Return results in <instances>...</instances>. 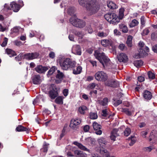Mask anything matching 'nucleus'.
Returning a JSON list of instances; mask_svg holds the SVG:
<instances>
[{
	"label": "nucleus",
	"instance_id": "62",
	"mask_svg": "<svg viewBox=\"0 0 157 157\" xmlns=\"http://www.w3.org/2000/svg\"><path fill=\"white\" fill-rule=\"evenodd\" d=\"M152 49L155 52L157 53V44L153 46Z\"/></svg>",
	"mask_w": 157,
	"mask_h": 157
},
{
	"label": "nucleus",
	"instance_id": "29",
	"mask_svg": "<svg viewBox=\"0 0 157 157\" xmlns=\"http://www.w3.org/2000/svg\"><path fill=\"white\" fill-rule=\"evenodd\" d=\"M133 63L135 66L138 67L143 65V62L142 60H140L134 61Z\"/></svg>",
	"mask_w": 157,
	"mask_h": 157
},
{
	"label": "nucleus",
	"instance_id": "4",
	"mask_svg": "<svg viewBox=\"0 0 157 157\" xmlns=\"http://www.w3.org/2000/svg\"><path fill=\"white\" fill-rule=\"evenodd\" d=\"M104 17L106 20L110 23L114 25L118 23L120 19L118 16L114 13H109L106 14Z\"/></svg>",
	"mask_w": 157,
	"mask_h": 157
},
{
	"label": "nucleus",
	"instance_id": "63",
	"mask_svg": "<svg viewBox=\"0 0 157 157\" xmlns=\"http://www.w3.org/2000/svg\"><path fill=\"white\" fill-rule=\"evenodd\" d=\"M6 28L2 26L1 24H0V31L4 32L6 30Z\"/></svg>",
	"mask_w": 157,
	"mask_h": 157
},
{
	"label": "nucleus",
	"instance_id": "26",
	"mask_svg": "<svg viewBox=\"0 0 157 157\" xmlns=\"http://www.w3.org/2000/svg\"><path fill=\"white\" fill-rule=\"evenodd\" d=\"M108 35V33L107 32H98L97 33V36L101 38L106 37Z\"/></svg>",
	"mask_w": 157,
	"mask_h": 157
},
{
	"label": "nucleus",
	"instance_id": "16",
	"mask_svg": "<svg viewBox=\"0 0 157 157\" xmlns=\"http://www.w3.org/2000/svg\"><path fill=\"white\" fill-rule=\"evenodd\" d=\"M151 93L149 91L146 90L143 93V98L146 100H150L152 97Z\"/></svg>",
	"mask_w": 157,
	"mask_h": 157
},
{
	"label": "nucleus",
	"instance_id": "27",
	"mask_svg": "<svg viewBox=\"0 0 157 157\" xmlns=\"http://www.w3.org/2000/svg\"><path fill=\"white\" fill-rule=\"evenodd\" d=\"M133 37L131 36H129L127 38L126 43L128 47H131L132 46V39Z\"/></svg>",
	"mask_w": 157,
	"mask_h": 157
},
{
	"label": "nucleus",
	"instance_id": "24",
	"mask_svg": "<svg viewBox=\"0 0 157 157\" xmlns=\"http://www.w3.org/2000/svg\"><path fill=\"white\" fill-rule=\"evenodd\" d=\"M108 101V98H105L102 100L98 101V103L100 105L106 107L107 105Z\"/></svg>",
	"mask_w": 157,
	"mask_h": 157
},
{
	"label": "nucleus",
	"instance_id": "39",
	"mask_svg": "<svg viewBox=\"0 0 157 157\" xmlns=\"http://www.w3.org/2000/svg\"><path fill=\"white\" fill-rule=\"evenodd\" d=\"M119 48L122 51H125L127 50V48L124 44H121L118 46Z\"/></svg>",
	"mask_w": 157,
	"mask_h": 157
},
{
	"label": "nucleus",
	"instance_id": "34",
	"mask_svg": "<svg viewBox=\"0 0 157 157\" xmlns=\"http://www.w3.org/2000/svg\"><path fill=\"white\" fill-rule=\"evenodd\" d=\"M57 71L58 73L56 76V78L59 79H62L64 76V74L63 72H61L59 70H58Z\"/></svg>",
	"mask_w": 157,
	"mask_h": 157
},
{
	"label": "nucleus",
	"instance_id": "59",
	"mask_svg": "<svg viewBox=\"0 0 157 157\" xmlns=\"http://www.w3.org/2000/svg\"><path fill=\"white\" fill-rule=\"evenodd\" d=\"M68 89H65L63 90V93L65 96H67L68 94Z\"/></svg>",
	"mask_w": 157,
	"mask_h": 157
},
{
	"label": "nucleus",
	"instance_id": "32",
	"mask_svg": "<svg viewBox=\"0 0 157 157\" xmlns=\"http://www.w3.org/2000/svg\"><path fill=\"white\" fill-rule=\"evenodd\" d=\"M93 126L95 130H98L101 128V126L97 123L94 122L93 123Z\"/></svg>",
	"mask_w": 157,
	"mask_h": 157
},
{
	"label": "nucleus",
	"instance_id": "3",
	"mask_svg": "<svg viewBox=\"0 0 157 157\" xmlns=\"http://www.w3.org/2000/svg\"><path fill=\"white\" fill-rule=\"evenodd\" d=\"M59 63L61 68L64 70L71 69L72 68H74L75 65H76V63L75 61H72L69 58L60 60Z\"/></svg>",
	"mask_w": 157,
	"mask_h": 157
},
{
	"label": "nucleus",
	"instance_id": "37",
	"mask_svg": "<svg viewBox=\"0 0 157 157\" xmlns=\"http://www.w3.org/2000/svg\"><path fill=\"white\" fill-rule=\"evenodd\" d=\"M140 50V53L141 54H144V53L149 52V48L147 46H145L144 48V47L143 48H141Z\"/></svg>",
	"mask_w": 157,
	"mask_h": 157
},
{
	"label": "nucleus",
	"instance_id": "11",
	"mask_svg": "<svg viewBox=\"0 0 157 157\" xmlns=\"http://www.w3.org/2000/svg\"><path fill=\"white\" fill-rule=\"evenodd\" d=\"M36 71L39 73H44L48 68L47 67H43L42 65H38L35 68Z\"/></svg>",
	"mask_w": 157,
	"mask_h": 157
},
{
	"label": "nucleus",
	"instance_id": "20",
	"mask_svg": "<svg viewBox=\"0 0 157 157\" xmlns=\"http://www.w3.org/2000/svg\"><path fill=\"white\" fill-rule=\"evenodd\" d=\"M16 131L19 132L25 131L27 133H28L29 130L28 128L24 127L21 125H19L16 128Z\"/></svg>",
	"mask_w": 157,
	"mask_h": 157
},
{
	"label": "nucleus",
	"instance_id": "25",
	"mask_svg": "<svg viewBox=\"0 0 157 157\" xmlns=\"http://www.w3.org/2000/svg\"><path fill=\"white\" fill-rule=\"evenodd\" d=\"M6 52L8 55L10 57L16 55L15 52L11 49H6Z\"/></svg>",
	"mask_w": 157,
	"mask_h": 157
},
{
	"label": "nucleus",
	"instance_id": "55",
	"mask_svg": "<svg viewBox=\"0 0 157 157\" xmlns=\"http://www.w3.org/2000/svg\"><path fill=\"white\" fill-rule=\"evenodd\" d=\"M48 146L46 145H44L41 150L43 152H46L48 151Z\"/></svg>",
	"mask_w": 157,
	"mask_h": 157
},
{
	"label": "nucleus",
	"instance_id": "47",
	"mask_svg": "<svg viewBox=\"0 0 157 157\" xmlns=\"http://www.w3.org/2000/svg\"><path fill=\"white\" fill-rule=\"evenodd\" d=\"M148 77L150 79H153L155 78V75L152 72L149 71L148 72Z\"/></svg>",
	"mask_w": 157,
	"mask_h": 157
},
{
	"label": "nucleus",
	"instance_id": "58",
	"mask_svg": "<svg viewBox=\"0 0 157 157\" xmlns=\"http://www.w3.org/2000/svg\"><path fill=\"white\" fill-rule=\"evenodd\" d=\"M144 80L145 79L144 77L143 76H139L138 78V81L140 82H141L144 81Z\"/></svg>",
	"mask_w": 157,
	"mask_h": 157
},
{
	"label": "nucleus",
	"instance_id": "19",
	"mask_svg": "<svg viewBox=\"0 0 157 157\" xmlns=\"http://www.w3.org/2000/svg\"><path fill=\"white\" fill-rule=\"evenodd\" d=\"M72 52L75 54L80 55L81 54V48L78 45L75 46L73 47Z\"/></svg>",
	"mask_w": 157,
	"mask_h": 157
},
{
	"label": "nucleus",
	"instance_id": "2",
	"mask_svg": "<svg viewBox=\"0 0 157 157\" xmlns=\"http://www.w3.org/2000/svg\"><path fill=\"white\" fill-rule=\"evenodd\" d=\"M94 56L102 64L103 67L105 66L109 68H111L108 65L109 63V59L105 55L103 52H100L98 51H96L94 53Z\"/></svg>",
	"mask_w": 157,
	"mask_h": 157
},
{
	"label": "nucleus",
	"instance_id": "5",
	"mask_svg": "<svg viewBox=\"0 0 157 157\" xmlns=\"http://www.w3.org/2000/svg\"><path fill=\"white\" fill-rule=\"evenodd\" d=\"M70 22L73 26L78 28H83L85 25V22L75 17H72L69 19Z\"/></svg>",
	"mask_w": 157,
	"mask_h": 157
},
{
	"label": "nucleus",
	"instance_id": "28",
	"mask_svg": "<svg viewBox=\"0 0 157 157\" xmlns=\"http://www.w3.org/2000/svg\"><path fill=\"white\" fill-rule=\"evenodd\" d=\"M57 69V68L55 66L52 67L48 71L47 75L48 77L52 75Z\"/></svg>",
	"mask_w": 157,
	"mask_h": 157
},
{
	"label": "nucleus",
	"instance_id": "13",
	"mask_svg": "<svg viewBox=\"0 0 157 157\" xmlns=\"http://www.w3.org/2000/svg\"><path fill=\"white\" fill-rule=\"evenodd\" d=\"M118 129L117 128H114L111 132L110 138L111 140L114 141L116 140V137L119 136V134L118 133Z\"/></svg>",
	"mask_w": 157,
	"mask_h": 157
},
{
	"label": "nucleus",
	"instance_id": "48",
	"mask_svg": "<svg viewBox=\"0 0 157 157\" xmlns=\"http://www.w3.org/2000/svg\"><path fill=\"white\" fill-rule=\"evenodd\" d=\"M154 149V148L152 146H150L149 147H144L143 150L144 151L149 152Z\"/></svg>",
	"mask_w": 157,
	"mask_h": 157
},
{
	"label": "nucleus",
	"instance_id": "14",
	"mask_svg": "<svg viewBox=\"0 0 157 157\" xmlns=\"http://www.w3.org/2000/svg\"><path fill=\"white\" fill-rule=\"evenodd\" d=\"M42 81L40 75H35L33 77V82L34 84H39Z\"/></svg>",
	"mask_w": 157,
	"mask_h": 157
},
{
	"label": "nucleus",
	"instance_id": "57",
	"mask_svg": "<svg viewBox=\"0 0 157 157\" xmlns=\"http://www.w3.org/2000/svg\"><path fill=\"white\" fill-rule=\"evenodd\" d=\"M149 32V30L147 28H146L143 31V33L146 35H147Z\"/></svg>",
	"mask_w": 157,
	"mask_h": 157
},
{
	"label": "nucleus",
	"instance_id": "52",
	"mask_svg": "<svg viewBox=\"0 0 157 157\" xmlns=\"http://www.w3.org/2000/svg\"><path fill=\"white\" fill-rule=\"evenodd\" d=\"M102 115L104 117H106L108 115L106 109H103L102 111Z\"/></svg>",
	"mask_w": 157,
	"mask_h": 157
},
{
	"label": "nucleus",
	"instance_id": "17",
	"mask_svg": "<svg viewBox=\"0 0 157 157\" xmlns=\"http://www.w3.org/2000/svg\"><path fill=\"white\" fill-rule=\"evenodd\" d=\"M76 65H75L74 68H71L73 70V73L75 75L80 74L81 72L82 68L80 66H76Z\"/></svg>",
	"mask_w": 157,
	"mask_h": 157
},
{
	"label": "nucleus",
	"instance_id": "15",
	"mask_svg": "<svg viewBox=\"0 0 157 157\" xmlns=\"http://www.w3.org/2000/svg\"><path fill=\"white\" fill-rule=\"evenodd\" d=\"M74 153L76 157H87V154L81 151L75 150Z\"/></svg>",
	"mask_w": 157,
	"mask_h": 157
},
{
	"label": "nucleus",
	"instance_id": "49",
	"mask_svg": "<svg viewBox=\"0 0 157 157\" xmlns=\"http://www.w3.org/2000/svg\"><path fill=\"white\" fill-rule=\"evenodd\" d=\"M8 41V39L6 37H5L4 38V40L3 41L2 44H1V45L2 47H5L6 46L7 44V43Z\"/></svg>",
	"mask_w": 157,
	"mask_h": 157
},
{
	"label": "nucleus",
	"instance_id": "40",
	"mask_svg": "<svg viewBox=\"0 0 157 157\" xmlns=\"http://www.w3.org/2000/svg\"><path fill=\"white\" fill-rule=\"evenodd\" d=\"M121 111L123 112H124L128 115L131 116L132 115V112L127 108H122Z\"/></svg>",
	"mask_w": 157,
	"mask_h": 157
},
{
	"label": "nucleus",
	"instance_id": "61",
	"mask_svg": "<svg viewBox=\"0 0 157 157\" xmlns=\"http://www.w3.org/2000/svg\"><path fill=\"white\" fill-rule=\"evenodd\" d=\"M147 134V131H143V132H141V135L143 137H144V138H145L146 137V135Z\"/></svg>",
	"mask_w": 157,
	"mask_h": 157
},
{
	"label": "nucleus",
	"instance_id": "8",
	"mask_svg": "<svg viewBox=\"0 0 157 157\" xmlns=\"http://www.w3.org/2000/svg\"><path fill=\"white\" fill-rule=\"evenodd\" d=\"M39 55L38 53L35 52L32 53H27L23 55L24 58L27 60H32L37 58Z\"/></svg>",
	"mask_w": 157,
	"mask_h": 157
},
{
	"label": "nucleus",
	"instance_id": "50",
	"mask_svg": "<svg viewBox=\"0 0 157 157\" xmlns=\"http://www.w3.org/2000/svg\"><path fill=\"white\" fill-rule=\"evenodd\" d=\"M122 103V100L119 99L117 100L116 101L114 104V105L115 106H117Z\"/></svg>",
	"mask_w": 157,
	"mask_h": 157
},
{
	"label": "nucleus",
	"instance_id": "6",
	"mask_svg": "<svg viewBox=\"0 0 157 157\" xmlns=\"http://www.w3.org/2000/svg\"><path fill=\"white\" fill-rule=\"evenodd\" d=\"M95 79L98 81H105L107 79L106 74L102 71L97 72L95 75Z\"/></svg>",
	"mask_w": 157,
	"mask_h": 157
},
{
	"label": "nucleus",
	"instance_id": "44",
	"mask_svg": "<svg viewBox=\"0 0 157 157\" xmlns=\"http://www.w3.org/2000/svg\"><path fill=\"white\" fill-rule=\"evenodd\" d=\"M90 117L91 119H95L97 118L98 115L96 113H91L90 114Z\"/></svg>",
	"mask_w": 157,
	"mask_h": 157
},
{
	"label": "nucleus",
	"instance_id": "43",
	"mask_svg": "<svg viewBox=\"0 0 157 157\" xmlns=\"http://www.w3.org/2000/svg\"><path fill=\"white\" fill-rule=\"evenodd\" d=\"M131 133V130L130 129L128 128H126L124 132V135L126 136H128Z\"/></svg>",
	"mask_w": 157,
	"mask_h": 157
},
{
	"label": "nucleus",
	"instance_id": "53",
	"mask_svg": "<svg viewBox=\"0 0 157 157\" xmlns=\"http://www.w3.org/2000/svg\"><path fill=\"white\" fill-rule=\"evenodd\" d=\"M134 136H131V142L129 144L130 146H132L135 142L136 141L134 139H132L133 138H134Z\"/></svg>",
	"mask_w": 157,
	"mask_h": 157
},
{
	"label": "nucleus",
	"instance_id": "38",
	"mask_svg": "<svg viewBox=\"0 0 157 157\" xmlns=\"http://www.w3.org/2000/svg\"><path fill=\"white\" fill-rule=\"evenodd\" d=\"M100 152L101 154L103 153L105 154V155L106 157H115L114 156H111L110 155L109 153L108 152V151L107 150L105 149H102L101 150Z\"/></svg>",
	"mask_w": 157,
	"mask_h": 157
},
{
	"label": "nucleus",
	"instance_id": "35",
	"mask_svg": "<svg viewBox=\"0 0 157 157\" xmlns=\"http://www.w3.org/2000/svg\"><path fill=\"white\" fill-rule=\"evenodd\" d=\"M119 27L120 29H122V30L123 33H126L128 31L127 27L124 24H121L120 25Z\"/></svg>",
	"mask_w": 157,
	"mask_h": 157
},
{
	"label": "nucleus",
	"instance_id": "7",
	"mask_svg": "<svg viewBox=\"0 0 157 157\" xmlns=\"http://www.w3.org/2000/svg\"><path fill=\"white\" fill-rule=\"evenodd\" d=\"M81 122L80 119L76 118L72 119L71 121L70 127L73 129L76 130L78 128V125Z\"/></svg>",
	"mask_w": 157,
	"mask_h": 157
},
{
	"label": "nucleus",
	"instance_id": "23",
	"mask_svg": "<svg viewBox=\"0 0 157 157\" xmlns=\"http://www.w3.org/2000/svg\"><path fill=\"white\" fill-rule=\"evenodd\" d=\"M101 44L104 47H106L111 44V41L110 40L103 39L101 40Z\"/></svg>",
	"mask_w": 157,
	"mask_h": 157
},
{
	"label": "nucleus",
	"instance_id": "31",
	"mask_svg": "<svg viewBox=\"0 0 157 157\" xmlns=\"http://www.w3.org/2000/svg\"><path fill=\"white\" fill-rule=\"evenodd\" d=\"M87 109V107L85 106H82L79 107L78 109L79 112L81 114H84L85 111Z\"/></svg>",
	"mask_w": 157,
	"mask_h": 157
},
{
	"label": "nucleus",
	"instance_id": "54",
	"mask_svg": "<svg viewBox=\"0 0 157 157\" xmlns=\"http://www.w3.org/2000/svg\"><path fill=\"white\" fill-rule=\"evenodd\" d=\"M96 84L94 83H90L89 85V87L90 89H94L96 86Z\"/></svg>",
	"mask_w": 157,
	"mask_h": 157
},
{
	"label": "nucleus",
	"instance_id": "46",
	"mask_svg": "<svg viewBox=\"0 0 157 157\" xmlns=\"http://www.w3.org/2000/svg\"><path fill=\"white\" fill-rule=\"evenodd\" d=\"M20 29V28L19 27H15L11 29V33H18Z\"/></svg>",
	"mask_w": 157,
	"mask_h": 157
},
{
	"label": "nucleus",
	"instance_id": "1",
	"mask_svg": "<svg viewBox=\"0 0 157 157\" xmlns=\"http://www.w3.org/2000/svg\"><path fill=\"white\" fill-rule=\"evenodd\" d=\"M78 2L80 5L85 7L90 15L97 13L100 8L98 4L93 0H78Z\"/></svg>",
	"mask_w": 157,
	"mask_h": 157
},
{
	"label": "nucleus",
	"instance_id": "9",
	"mask_svg": "<svg viewBox=\"0 0 157 157\" xmlns=\"http://www.w3.org/2000/svg\"><path fill=\"white\" fill-rule=\"evenodd\" d=\"M52 89L51 90L49 93V96L52 99H54L58 96V93L57 88L54 86V84H51Z\"/></svg>",
	"mask_w": 157,
	"mask_h": 157
},
{
	"label": "nucleus",
	"instance_id": "64",
	"mask_svg": "<svg viewBox=\"0 0 157 157\" xmlns=\"http://www.w3.org/2000/svg\"><path fill=\"white\" fill-rule=\"evenodd\" d=\"M144 43L143 42L140 41L139 43V45L141 48H143L144 47Z\"/></svg>",
	"mask_w": 157,
	"mask_h": 157
},
{
	"label": "nucleus",
	"instance_id": "51",
	"mask_svg": "<svg viewBox=\"0 0 157 157\" xmlns=\"http://www.w3.org/2000/svg\"><path fill=\"white\" fill-rule=\"evenodd\" d=\"M49 57L52 59H53L55 57V53L53 52H51L49 54Z\"/></svg>",
	"mask_w": 157,
	"mask_h": 157
},
{
	"label": "nucleus",
	"instance_id": "42",
	"mask_svg": "<svg viewBox=\"0 0 157 157\" xmlns=\"http://www.w3.org/2000/svg\"><path fill=\"white\" fill-rule=\"evenodd\" d=\"M75 10L73 7H70L68 9V13L71 15L74 14Z\"/></svg>",
	"mask_w": 157,
	"mask_h": 157
},
{
	"label": "nucleus",
	"instance_id": "10",
	"mask_svg": "<svg viewBox=\"0 0 157 157\" xmlns=\"http://www.w3.org/2000/svg\"><path fill=\"white\" fill-rule=\"evenodd\" d=\"M105 85L113 87L118 86V82L117 81L113 79H109L105 82Z\"/></svg>",
	"mask_w": 157,
	"mask_h": 157
},
{
	"label": "nucleus",
	"instance_id": "36",
	"mask_svg": "<svg viewBox=\"0 0 157 157\" xmlns=\"http://www.w3.org/2000/svg\"><path fill=\"white\" fill-rule=\"evenodd\" d=\"M139 24V22L136 19H134L132 21L130 24L129 25L131 27H133Z\"/></svg>",
	"mask_w": 157,
	"mask_h": 157
},
{
	"label": "nucleus",
	"instance_id": "60",
	"mask_svg": "<svg viewBox=\"0 0 157 157\" xmlns=\"http://www.w3.org/2000/svg\"><path fill=\"white\" fill-rule=\"evenodd\" d=\"M89 129L90 127L88 125L85 126L83 128L85 132H88L89 130Z\"/></svg>",
	"mask_w": 157,
	"mask_h": 157
},
{
	"label": "nucleus",
	"instance_id": "12",
	"mask_svg": "<svg viewBox=\"0 0 157 157\" xmlns=\"http://www.w3.org/2000/svg\"><path fill=\"white\" fill-rule=\"evenodd\" d=\"M118 59L120 62H123L125 63L127 62L128 59V56L126 55L124 53H121L118 56Z\"/></svg>",
	"mask_w": 157,
	"mask_h": 157
},
{
	"label": "nucleus",
	"instance_id": "21",
	"mask_svg": "<svg viewBox=\"0 0 157 157\" xmlns=\"http://www.w3.org/2000/svg\"><path fill=\"white\" fill-rule=\"evenodd\" d=\"M74 144L77 146L81 150L90 152V150L87 149L85 146L83 145L82 144L77 142H74Z\"/></svg>",
	"mask_w": 157,
	"mask_h": 157
},
{
	"label": "nucleus",
	"instance_id": "30",
	"mask_svg": "<svg viewBox=\"0 0 157 157\" xmlns=\"http://www.w3.org/2000/svg\"><path fill=\"white\" fill-rule=\"evenodd\" d=\"M107 6L110 9H115L116 8V5L111 1H109L107 2Z\"/></svg>",
	"mask_w": 157,
	"mask_h": 157
},
{
	"label": "nucleus",
	"instance_id": "56",
	"mask_svg": "<svg viewBox=\"0 0 157 157\" xmlns=\"http://www.w3.org/2000/svg\"><path fill=\"white\" fill-rule=\"evenodd\" d=\"M15 44L17 46H20L23 44L21 42L16 40L14 41Z\"/></svg>",
	"mask_w": 157,
	"mask_h": 157
},
{
	"label": "nucleus",
	"instance_id": "41",
	"mask_svg": "<svg viewBox=\"0 0 157 157\" xmlns=\"http://www.w3.org/2000/svg\"><path fill=\"white\" fill-rule=\"evenodd\" d=\"M55 101L58 104H63V98L59 96L57 98Z\"/></svg>",
	"mask_w": 157,
	"mask_h": 157
},
{
	"label": "nucleus",
	"instance_id": "45",
	"mask_svg": "<svg viewBox=\"0 0 157 157\" xmlns=\"http://www.w3.org/2000/svg\"><path fill=\"white\" fill-rule=\"evenodd\" d=\"M140 21L141 23V28H143L145 26V18L144 16H142L140 18Z\"/></svg>",
	"mask_w": 157,
	"mask_h": 157
},
{
	"label": "nucleus",
	"instance_id": "33",
	"mask_svg": "<svg viewBox=\"0 0 157 157\" xmlns=\"http://www.w3.org/2000/svg\"><path fill=\"white\" fill-rule=\"evenodd\" d=\"M124 9L123 8H121L119 9L118 18L120 19V20L123 18L124 15Z\"/></svg>",
	"mask_w": 157,
	"mask_h": 157
},
{
	"label": "nucleus",
	"instance_id": "18",
	"mask_svg": "<svg viewBox=\"0 0 157 157\" xmlns=\"http://www.w3.org/2000/svg\"><path fill=\"white\" fill-rule=\"evenodd\" d=\"M11 8L10 7L7 8L8 9H10L12 10L14 12H17L19 9V6L16 3L13 2L10 4Z\"/></svg>",
	"mask_w": 157,
	"mask_h": 157
},
{
	"label": "nucleus",
	"instance_id": "22",
	"mask_svg": "<svg viewBox=\"0 0 157 157\" xmlns=\"http://www.w3.org/2000/svg\"><path fill=\"white\" fill-rule=\"evenodd\" d=\"M98 141L100 146H102V148L103 147L106 145L107 143V142L106 141L105 139L103 137L99 138L98 140Z\"/></svg>",
	"mask_w": 157,
	"mask_h": 157
}]
</instances>
